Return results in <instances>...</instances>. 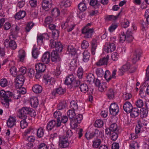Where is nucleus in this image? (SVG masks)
<instances>
[{
  "mask_svg": "<svg viewBox=\"0 0 149 149\" xmlns=\"http://www.w3.org/2000/svg\"><path fill=\"white\" fill-rule=\"evenodd\" d=\"M49 46L52 48H55L56 50H53L51 53V60L52 62L60 61L58 53L61 52L63 49V46L59 42H56L53 40L50 41Z\"/></svg>",
  "mask_w": 149,
  "mask_h": 149,
  "instance_id": "f257e3e1",
  "label": "nucleus"
},
{
  "mask_svg": "<svg viewBox=\"0 0 149 149\" xmlns=\"http://www.w3.org/2000/svg\"><path fill=\"white\" fill-rule=\"evenodd\" d=\"M28 114L31 117H35L36 115V112L29 107H23L19 110L18 116L21 119H26Z\"/></svg>",
  "mask_w": 149,
  "mask_h": 149,
  "instance_id": "f03ea898",
  "label": "nucleus"
},
{
  "mask_svg": "<svg viewBox=\"0 0 149 149\" xmlns=\"http://www.w3.org/2000/svg\"><path fill=\"white\" fill-rule=\"evenodd\" d=\"M132 34L133 31L132 29L129 28L125 33L120 35V36L119 41L122 43L125 41L129 42H131L134 39Z\"/></svg>",
  "mask_w": 149,
  "mask_h": 149,
  "instance_id": "7ed1b4c3",
  "label": "nucleus"
},
{
  "mask_svg": "<svg viewBox=\"0 0 149 149\" xmlns=\"http://www.w3.org/2000/svg\"><path fill=\"white\" fill-rule=\"evenodd\" d=\"M15 37L13 35L9 36V39H6L4 42V44L6 47L10 48L11 49L15 50L17 47V45L14 40Z\"/></svg>",
  "mask_w": 149,
  "mask_h": 149,
  "instance_id": "20e7f679",
  "label": "nucleus"
},
{
  "mask_svg": "<svg viewBox=\"0 0 149 149\" xmlns=\"http://www.w3.org/2000/svg\"><path fill=\"white\" fill-rule=\"evenodd\" d=\"M128 70H129L130 72L133 73L135 71L136 69L135 68L132 67L131 66L130 64L127 63L119 69L118 72V74L119 75L122 76L124 74V72Z\"/></svg>",
  "mask_w": 149,
  "mask_h": 149,
  "instance_id": "39448f33",
  "label": "nucleus"
},
{
  "mask_svg": "<svg viewBox=\"0 0 149 149\" xmlns=\"http://www.w3.org/2000/svg\"><path fill=\"white\" fill-rule=\"evenodd\" d=\"M15 80V88L17 89L20 88L23 85L24 81V76L22 75H19Z\"/></svg>",
  "mask_w": 149,
  "mask_h": 149,
  "instance_id": "423d86ee",
  "label": "nucleus"
},
{
  "mask_svg": "<svg viewBox=\"0 0 149 149\" xmlns=\"http://www.w3.org/2000/svg\"><path fill=\"white\" fill-rule=\"evenodd\" d=\"M61 126V123L55 120H53L49 121L47 123L46 129L47 131H51L55 127H58Z\"/></svg>",
  "mask_w": 149,
  "mask_h": 149,
  "instance_id": "0eeeda50",
  "label": "nucleus"
},
{
  "mask_svg": "<svg viewBox=\"0 0 149 149\" xmlns=\"http://www.w3.org/2000/svg\"><path fill=\"white\" fill-rule=\"evenodd\" d=\"M94 31V29L92 28H84L82 30V33L84 35V37L86 39L91 38Z\"/></svg>",
  "mask_w": 149,
  "mask_h": 149,
  "instance_id": "6e6552de",
  "label": "nucleus"
},
{
  "mask_svg": "<svg viewBox=\"0 0 149 149\" xmlns=\"http://www.w3.org/2000/svg\"><path fill=\"white\" fill-rule=\"evenodd\" d=\"M13 95V93L9 91H5L2 90L0 91V95L1 99L4 100H7L11 99Z\"/></svg>",
  "mask_w": 149,
  "mask_h": 149,
  "instance_id": "1a4fd4ad",
  "label": "nucleus"
},
{
  "mask_svg": "<svg viewBox=\"0 0 149 149\" xmlns=\"http://www.w3.org/2000/svg\"><path fill=\"white\" fill-rule=\"evenodd\" d=\"M116 72L117 70L114 69L112 72V74L111 75V73L109 70H106L104 73V78L107 82H109L112 79H115Z\"/></svg>",
  "mask_w": 149,
  "mask_h": 149,
  "instance_id": "9d476101",
  "label": "nucleus"
},
{
  "mask_svg": "<svg viewBox=\"0 0 149 149\" xmlns=\"http://www.w3.org/2000/svg\"><path fill=\"white\" fill-rule=\"evenodd\" d=\"M142 54V51L140 49H138L135 50L132 58V61L134 64L135 63L140 59Z\"/></svg>",
  "mask_w": 149,
  "mask_h": 149,
  "instance_id": "9b49d317",
  "label": "nucleus"
},
{
  "mask_svg": "<svg viewBox=\"0 0 149 149\" xmlns=\"http://www.w3.org/2000/svg\"><path fill=\"white\" fill-rule=\"evenodd\" d=\"M119 109L118 105L113 103H111L110 106L109 111L110 114L113 116H115L118 113Z\"/></svg>",
  "mask_w": 149,
  "mask_h": 149,
  "instance_id": "f8f14e48",
  "label": "nucleus"
},
{
  "mask_svg": "<svg viewBox=\"0 0 149 149\" xmlns=\"http://www.w3.org/2000/svg\"><path fill=\"white\" fill-rule=\"evenodd\" d=\"M49 38V36L47 33H44L37 36V42L38 45H40L43 43V41L45 40H47Z\"/></svg>",
  "mask_w": 149,
  "mask_h": 149,
  "instance_id": "ddd939ff",
  "label": "nucleus"
},
{
  "mask_svg": "<svg viewBox=\"0 0 149 149\" xmlns=\"http://www.w3.org/2000/svg\"><path fill=\"white\" fill-rule=\"evenodd\" d=\"M75 79V77L73 74L67 76L65 80L64 83L70 88H71V85Z\"/></svg>",
  "mask_w": 149,
  "mask_h": 149,
  "instance_id": "4468645a",
  "label": "nucleus"
},
{
  "mask_svg": "<svg viewBox=\"0 0 149 149\" xmlns=\"http://www.w3.org/2000/svg\"><path fill=\"white\" fill-rule=\"evenodd\" d=\"M15 64V62L13 61H10L9 64V66L10 67V73L14 77H16L17 75V68L15 66H14Z\"/></svg>",
  "mask_w": 149,
  "mask_h": 149,
  "instance_id": "2eb2a0df",
  "label": "nucleus"
},
{
  "mask_svg": "<svg viewBox=\"0 0 149 149\" xmlns=\"http://www.w3.org/2000/svg\"><path fill=\"white\" fill-rule=\"evenodd\" d=\"M116 48L115 45L113 43H108L104 47V49L107 53H111Z\"/></svg>",
  "mask_w": 149,
  "mask_h": 149,
  "instance_id": "dca6fc26",
  "label": "nucleus"
},
{
  "mask_svg": "<svg viewBox=\"0 0 149 149\" xmlns=\"http://www.w3.org/2000/svg\"><path fill=\"white\" fill-rule=\"evenodd\" d=\"M68 139L66 136H63L60 137L59 142V146L62 148H65L69 145Z\"/></svg>",
  "mask_w": 149,
  "mask_h": 149,
  "instance_id": "f3484780",
  "label": "nucleus"
},
{
  "mask_svg": "<svg viewBox=\"0 0 149 149\" xmlns=\"http://www.w3.org/2000/svg\"><path fill=\"white\" fill-rule=\"evenodd\" d=\"M66 53L71 56L75 55L76 53V51L73 45H70L68 46L66 49Z\"/></svg>",
  "mask_w": 149,
  "mask_h": 149,
  "instance_id": "a211bd4d",
  "label": "nucleus"
},
{
  "mask_svg": "<svg viewBox=\"0 0 149 149\" xmlns=\"http://www.w3.org/2000/svg\"><path fill=\"white\" fill-rule=\"evenodd\" d=\"M42 6L44 10L48 11L51 7L52 0H42Z\"/></svg>",
  "mask_w": 149,
  "mask_h": 149,
  "instance_id": "6ab92c4d",
  "label": "nucleus"
},
{
  "mask_svg": "<svg viewBox=\"0 0 149 149\" xmlns=\"http://www.w3.org/2000/svg\"><path fill=\"white\" fill-rule=\"evenodd\" d=\"M66 91L65 88H63L61 86H59L54 89L52 92V95H55L56 94L63 95Z\"/></svg>",
  "mask_w": 149,
  "mask_h": 149,
  "instance_id": "aec40b11",
  "label": "nucleus"
},
{
  "mask_svg": "<svg viewBox=\"0 0 149 149\" xmlns=\"http://www.w3.org/2000/svg\"><path fill=\"white\" fill-rule=\"evenodd\" d=\"M83 118V115L81 114H76L72 120L71 123L73 125H75L77 123H80Z\"/></svg>",
  "mask_w": 149,
  "mask_h": 149,
  "instance_id": "412c9836",
  "label": "nucleus"
},
{
  "mask_svg": "<svg viewBox=\"0 0 149 149\" xmlns=\"http://www.w3.org/2000/svg\"><path fill=\"white\" fill-rule=\"evenodd\" d=\"M50 53L48 52H45L41 57V60L44 63L47 64L50 61Z\"/></svg>",
  "mask_w": 149,
  "mask_h": 149,
  "instance_id": "4be33fe9",
  "label": "nucleus"
},
{
  "mask_svg": "<svg viewBox=\"0 0 149 149\" xmlns=\"http://www.w3.org/2000/svg\"><path fill=\"white\" fill-rule=\"evenodd\" d=\"M123 108L124 110L126 113H129L131 111L133 107L130 102L126 101L124 103Z\"/></svg>",
  "mask_w": 149,
  "mask_h": 149,
  "instance_id": "5701e85b",
  "label": "nucleus"
},
{
  "mask_svg": "<svg viewBox=\"0 0 149 149\" xmlns=\"http://www.w3.org/2000/svg\"><path fill=\"white\" fill-rule=\"evenodd\" d=\"M117 129V124L113 123L111 124L109 128H106L105 130V132L106 134L108 135L109 133L112 132H116Z\"/></svg>",
  "mask_w": 149,
  "mask_h": 149,
  "instance_id": "b1692460",
  "label": "nucleus"
},
{
  "mask_svg": "<svg viewBox=\"0 0 149 149\" xmlns=\"http://www.w3.org/2000/svg\"><path fill=\"white\" fill-rule=\"evenodd\" d=\"M45 63H39L36 64L35 68L36 71L39 72H43L46 69V66Z\"/></svg>",
  "mask_w": 149,
  "mask_h": 149,
  "instance_id": "393cba45",
  "label": "nucleus"
},
{
  "mask_svg": "<svg viewBox=\"0 0 149 149\" xmlns=\"http://www.w3.org/2000/svg\"><path fill=\"white\" fill-rule=\"evenodd\" d=\"M77 61L76 58L72 59L69 65V69L72 71L75 70L77 66Z\"/></svg>",
  "mask_w": 149,
  "mask_h": 149,
  "instance_id": "a878e982",
  "label": "nucleus"
},
{
  "mask_svg": "<svg viewBox=\"0 0 149 149\" xmlns=\"http://www.w3.org/2000/svg\"><path fill=\"white\" fill-rule=\"evenodd\" d=\"M17 119L15 117L10 116L7 122V125L9 128H11L16 124Z\"/></svg>",
  "mask_w": 149,
  "mask_h": 149,
  "instance_id": "bb28decb",
  "label": "nucleus"
},
{
  "mask_svg": "<svg viewBox=\"0 0 149 149\" xmlns=\"http://www.w3.org/2000/svg\"><path fill=\"white\" fill-rule=\"evenodd\" d=\"M91 53L93 55H94L98 45L97 40L95 39H93L91 42Z\"/></svg>",
  "mask_w": 149,
  "mask_h": 149,
  "instance_id": "cd10ccee",
  "label": "nucleus"
},
{
  "mask_svg": "<svg viewBox=\"0 0 149 149\" xmlns=\"http://www.w3.org/2000/svg\"><path fill=\"white\" fill-rule=\"evenodd\" d=\"M30 104L31 106L35 108H36L38 104V98L36 97H32L30 99Z\"/></svg>",
  "mask_w": 149,
  "mask_h": 149,
  "instance_id": "c85d7f7f",
  "label": "nucleus"
},
{
  "mask_svg": "<svg viewBox=\"0 0 149 149\" xmlns=\"http://www.w3.org/2000/svg\"><path fill=\"white\" fill-rule=\"evenodd\" d=\"M98 133H100V132L98 130H96L95 132L92 133L86 132L85 134V136L87 139L89 140L93 138L95 136L97 137V136H96V134H97Z\"/></svg>",
  "mask_w": 149,
  "mask_h": 149,
  "instance_id": "c756f323",
  "label": "nucleus"
},
{
  "mask_svg": "<svg viewBox=\"0 0 149 149\" xmlns=\"http://www.w3.org/2000/svg\"><path fill=\"white\" fill-rule=\"evenodd\" d=\"M26 15L25 12L24 10H21L16 13L15 15V18L16 19L19 20L24 17Z\"/></svg>",
  "mask_w": 149,
  "mask_h": 149,
  "instance_id": "7c9ffc66",
  "label": "nucleus"
},
{
  "mask_svg": "<svg viewBox=\"0 0 149 149\" xmlns=\"http://www.w3.org/2000/svg\"><path fill=\"white\" fill-rule=\"evenodd\" d=\"M32 90L35 93H39L42 92V88L41 86L38 84H36L32 86Z\"/></svg>",
  "mask_w": 149,
  "mask_h": 149,
  "instance_id": "2f4dec72",
  "label": "nucleus"
},
{
  "mask_svg": "<svg viewBox=\"0 0 149 149\" xmlns=\"http://www.w3.org/2000/svg\"><path fill=\"white\" fill-rule=\"evenodd\" d=\"M130 116L132 118H135L138 116L139 113V110L136 107L133 108L130 113Z\"/></svg>",
  "mask_w": 149,
  "mask_h": 149,
  "instance_id": "473e14b6",
  "label": "nucleus"
},
{
  "mask_svg": "<svg viewBox=\"0 0 149 149\" xmlns=\"http://www.w3.org/2000/svg\"><path fill=\"white\" fill-rule=\"evenodd\" d=\"M95 78L94 74L92 73L89 74L87 76L86 81L88 83L91 84L94 83Z\"/></svg>",
  "mask_w": 149,
  "mask_h": 149,
  "instance_id": "72a5a7b5",
  "label": "nucleus"
},
{
  "mask_svg": "<svg viewBox=\"0 0 149 149\" xmlns=\"http://www.w3.org/2000/svg\"><path fill=\"white\" fill-rule=\"evenodd\" d=\"M69 107L71 109L77 111L78 108V105L77 101L72 100L70 103Z\"/></svg>",
  "mask_w": 149,
  "mask_h": 149,
  "instance_id": "f704fd0d",
  "label": "nucleus"
},
{
  "mask_svg": "<svg viewBox=\"0 0 149 149\" xmlns=\"http://www.w3.org/2000/svg\"><path fill=\"white\" fill-rule=\"evenodd\" d=\"M90 54V53L87 51H85L83 53V60L85 62H87L89 60Z\"/></svg>",
  "mask_w": 149,
  "mask_h": 149,
  "instance_id": "c9c22d12",
  "label": "nucleus"
},
{
  "mask_svg": "<svg viewBox=\"0 0 149 149\" xmlns=\"http://www.w3.org/2000/svg\"><path fill=\"white\" fill-rule=\"evenodd\" d=\"M54 118L56 119L55 120L57 121H58L59 122H60V119L62 117V114L61 112L59 110H57L55 111L54 113Z\"/></svg>",
  "mask_w": 149,
  "mask_h": 149,
  "instance_id": "e433bc0d",
  "label": "nucleus"
},
{
  "mask_svg": "<svg viewBox=\"0 0 149 149\" xmlns=\"http://www.w3.org/2000/svg\"><path fill=\"white\" fill-rule=\"evenodd\" d=\"M26 54L23 50H19L18 52V57L20 61L23 62L25 58Z\"/></svg>",
  "mask_w": 149,
  "mask_h": 149,
  "instance_id": "4c0bfd02",
  "label": "nucleus"
},
{
  "mask_svg": "<svg viewBox=\"0 0 149 149\" xmlns=\"http://www.w3.org/2000/svg\"><path fill=\"white\" fill-rule=\"evenodd\" d=\"M80 91L82 92L86 93L88 92L89 89L88 86L86 84L82 83L80 85Z\"/></svg>",
  "mask_w": 149,
  "mask_h": 149,
  "instance_id": "58836bf2",
  "label": "nucleus"
},
{
  "mask_svg": "<svg viewBox=\"0 0 149 149\" xmlns=\"http://www.w3.org/2000/svg\"><path fill=\"white\" fill-rule=\"evenodd\" d=\"M146 77L145 78V82L143 84V87H146L149 82V65L146 70Z\"/></svg>",
  "mask_w": 149,
  "mask_h": 149,
  "instance_id": "ea45409f",
  "label": "nucleus"
},
{
  "mask_svg": "<svg viewBox=\"0 0 149 149\" xmlns=\"http://www.w3.org/2000/svg\"><path fill=\"white\" fill-rule=\"evenodd\" d=\"M140 111V114L141 117L142 118L146 117L148 114V112L145 108H142Z\"/></svg>",
  "mask_w": 149,
  "mask_h": 149,
  "instance_id": "a19ab883",
  "label": "nucleus"
},
{
  "mask_svg": "<svg viewBox=\"0 0 149 149\" xmlns=\"http://www.w3.org/2000/svg\"><path fill=\"white\" fill-rule=\"evenodd\" d=\"M44 82L46 85H52L53 81H52V78L48 75H44Z\"/></svg>",
  "mask_w": 149,
  "mask_h": 149,
  "instance_id": "79ce46f5",
  "label": "nucleus"
},
{
  "mask_svg": "<svg viewBox=\"0 0 149 149\" xmlns=\"http://www.w3.org/2000/svg\"><path fill=\"white\" fill-rule=\"evenodd\" d=\"M121 12V11L117 15V16H114L113 15H108L105 17L106 20L107 21H112L116 19L119 17Z\"/></svg>",
  "mask_w": 149,
  "mask_h": 149,
  "instance_id": "37998d69",
  "label": "nucleus"
},
{
  "mask_svg": "<svg viewBox=\"0 0 149 149\" xmlns=\"http://www.w3.org/2000/svg\"><path fill=\"white\" fill-rule=\"evenodd\" d=\"M107 87V84L106 82H103L101 83L98 88L99 91L102 92L106 90Z\"/></svg>",
  "mask_w": 149,
  "mask_h": 149,
  "instance_id": "c03bdc74",
  "label": "nucleus"
},
{
  "mask_svg": "<svg viewBox=\"0 0 149 149\" xmlns=\"http://www.w3.org/2000/svg\"><path fill=\"white\" fill-rule=\"evenodd\" d=\"M90 5L93 6L95 8L97 9L100 6V3L97 0H91L90 2Z\"/></svg>",
  "mask_w": 149,
  "mask_h": 149,
  "instance_id": "a18cd8bd",
  "label": "nucleus"
},
{
  "mask_svg": "<svg viewBox=\"0 0 149 149\" xmlns=\"http://www.w3.org/2000/svg\"><path fill=\"white\" fill-rule=\"evenodd\" d=\"M37 136L38 138H41L44 135V130L43 128L40 127L37 129L36 130Z\"/></svg>",
  "mask_w": 149,
  "mask_h": 149,
  "instance_id": "49530a36",
  "label": "nucleus"
},
{
  "mask_svg": "<svg viewBox=\"0 0 149 149\" xmlns=\"http://www.w3.org/2000/svg\"><path fill=\"white\" fill-rule=\"evenodd\" d=\"M107 95L109 99H112L114 98L115 95L113 90L111 88L109 89L107 94Z\"/></svg>",
  "mask_w": 149,
  "mask_h": 149,
  "instance_id": "de8ad7c7",
  "label": "nucleus"
},
{
  "mask_svg": "<svg viewBox=\"0 0 149 149\" xmlns=\"http://www.w3.org/2000/svg\"><path fill=\"white\" fill-rule=\"evenodd\" d=\"M51 14L54 17L59 16L60 14V11L57 8H53L51 11Z\"/></svg>",
  "mask_w": 149,
  "mask_h": 149,
  "instance_id": "09e8293b",
  "label": "nucleus"
},
{
  "mask_svg": "<svg viewBox=\"0 0 149 149\" xmlns=\"http://www.w3.org/2000/svg\"><path fill=\"white\" fill-rule=\"evenodd\" d=\"M74 110L70 109L67 112L68 116L70 119H72L76 115L75 112Z\"/></svg>",
  "mask_w": 149,
  "mask_h": 149,
  "instance_id": "8fccbe9b",
  "label": "nucleus"
},
{
  "mask_svg": "<svg viewBox=\"0 0 149 149\" xmlns=\"http://www.w3.org/2000/svg\"><path fill=\"white\" fill-rule=\"evenodd\" d=\"M32 54L33 57L35 58L38 57L39 54L38 49L35 47L34 46L32 49Z\"/></svg>",
  "mask_w": 149,
  "mask_h": 149,
  "instance_id": "3c124183",
  "label": "nucleus"
},
{
  "mask_svg": "<svg viewBox=\"0 0 149 149\" xmlns=\"http://www.w3.org/2000/svg\"><path fill=\"white\" fill-rule=\"evenodd\" d=\"M138 146V143L135 141H132L130 143L129 149H137Z\"/></svg>",
  "mask_w": 149,
  "mask_h": 149,
  "instance_id": "603ef678",
  "label": "nucleus"
},
{
  "mask_svg": "<svg viewBox=\"0 0 149 149\" xmlns=\"http://www.w3.org/2000/svg\"><path fill=\"white\" fill-rule=\"evenodd\" d=\"M71 4V2L70 0H67L65 1H63L60 3L61 6L65 8L70 6Z\"/></svg>",
  "mask_w": 149,
  "mask_h": 149,
  "instance_id": "864d4df0",
  "label": "nucleus"
},
{
  "mask_svg": "<svg viewBox=\"0 0 149 149\" xmlns=\"http://www.w3.org/2000/svg\"><path fill=\"white\" fill-rule=\"evenodd\" d=\"M34 25V24L31 22H28L25 27V31H26L29 32L32 29Z\"/></svg>",
  "mask_w": 149,
  "mask_h": 149,
  "instance_id": "5fc2aeb1",
  "label": "nucleus"
},
{
  "mask_svg": "<svg viewBox=\"0 0 149 149\" xmlns=\"http://www.w3.org/2000/svg\"><path fill=\"white\" fill-rule=\"evenodd\" d=\"M107 64V60H105L103 58L100 59L96 63V65L98 66L106 65Z\"/></svg>",
  "mask_w": 149,
  "mask_h": 149,
  "instance_id": "6e6d98bb",
  "label": "nucleus"
},
{
  "mask_svg": "<svg viewBox=\"0 0 149 149\" xmlns=\"http://www.w3.org/2000/svg\"><path fill=\"white\" fill-rule=\"evenodd\" d=\"M135 104L137 107L141 108L143 107L144 103L142 100L139 99L135 102Z\"/></svg>",
  "mask_w": 149,
  "mask_h": 149,
  "instance_id": "4d7b16f0",
  "label": "nucleus"
},
{
  "mask_svg": "<svg viewBox=\"0 0 149 149\" xmlns=\"http://www.w3.org/2000/svg\"><path fill=\"white\" fill-rule=\"evenodd\" d=\"M96 74L98 77H101L103 76L104 71L100 68H97L95 70Z\"/></svg>",
  "mask_w": 149,
  "mask_h": 149,
  "instance_id": "13d9d810",
  "label": "nucleus"
},
{
  "mask_svg": "<svg viewBox=\"0 0 149 149\" xmlns=\"http://www.w3.org/2000/svg\"><path fill=\"white\" fill-rule=\"evenodd\" d=\"M101 141L100 139H97L93 141L92 146L94 148H98L100 145Z\"/></svg>",
  "mask_w": 149,
  "mask_h": 149,
  "instance_id": "bf43d9fd",
  "label": "nucleus"
},
{
  "mask_svg": "<svg viewBox=\"0 0 149 149\" xmlns=\"http://www.w3.org/2000/svg\"><path fill=\"white\" fill-rule=\"evenodd\" d=\"M84 3H80L78 5V8L81 12H84L86 9V4Z\"/></svg>",
  "mask_w": 149,
  "mask_h": 149,
  "instance_id": "052dcab7",
  "label": "nucleus"
},
{
  "mask_svg": "<svg viewBox=\"0 0 149 149\" xmlns=\"http://www.w3.org/2000/svg\"><path fill=\"white\" fill-rule=\"evenodd\" d=\"M103 125V121L100 119L96 120L94 124V126L97 127H102Z\"/></svg>",
  "mask_w": 149,
  "mask_h": 149,
  "instance_id": "680f3d73",
  "label": "nucleus"
},
{
  "mask_svg": "<svg viewBox=\"0 0 149 149\" xmlns=\"http://www.w3.org/2000/svg\"><path fill=\"white\" fill-rule=\"evenodd\" d=\"M108 134H109L111 139L113 141H116L118 137L117 133L116 132H112L109 133Z\"/></svg>",
  "mask_w": 149,
  "mask_h": 149,
  "instance_id": "e2e57ef3",
  "label": "nucleus"
},
{
  "mask_svg": "<svg viewBox=\"0 0 149 149\" xmlns=\"http://www.w3.org/2000/svg\"><path fill=\"white\" fill-rule=\"evenodd\" d=\"M83 72L82 68L81 66L79 67L77 71V75L79 78L81 79L82 78Z\"/></svg>",
  "mask_w": 149,
  "mask_h": 149,
  "instance_id": "0e129e2a",
  "label": "nucleus"
},
{
  "mask_svg": "<svg viewBox=\"0 0 149 149\" xmlns=\"http://www.w3.org/2000/svg\"><path fill=\"white\" fill-rule=\"evenodd\" d=\"M59 31L55 29L52 31V37L54 39H57L59 36Z\"/></svg>",
  "mask_w": 149,
  "mask_h": 149,
  "instance_id": "69168bd1",
  "label": "nucleus"
},
{
  "mask_svg": "<svg viewBox=\"0 0 149 149\" xmlns=\"http://www.w3.org/2000/svg\"><path fill=\"white\" fill-rule=\"evenodd\" d=\"M20 122V125L22 129H24L27 127L28 123L25 120L26 119H22Z\"/></svg>",
  "mask_w": 149,
  "mask_h": 149,
  "instance_id": "338daca9",
  "label": "nucleus"
},
{
  "mask_svg": "<svg viewBox=\"0 0 149 149\" xmlns=\"http://www.w3.org/2000/svg\"><path fill=\"white\" fill-rule=\"evenodd\" d=\"M66 107L65 103L64 102H61L57 105V108L58 110L64 109Z\"/></svg>",
  "mask_w": 149,
  "mask_h": 149,
  "instance_id": "774afa93",
  "label": "nucleus"
}]
</instances>
